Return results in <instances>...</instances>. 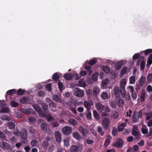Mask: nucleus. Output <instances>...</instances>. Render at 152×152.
Here are the masks:
<instances>
[{
  "mask_svg": "<svg viewBox=\"0 0 152 152\" xmlns=\"http://www.w3.org/2000/svg\"><path fill=\"white\" fill-rule=\"evenodd\" d=\"M145 115L147 116L146 117V119L147 121L150 120V119L152 118V112L149 113H146Z\"/></svg>",
  "mask_w": 152,
  "mask_h": 152,
  "instance_id": "obj_35",
  "label": "nucleus"
},
{
  "mask_svg": "<svg viewBox=\"0 0 152 152\" xmlns=\"http://www.w3.org/2000/svg\"><path fill=\"white\" fill-rule=\"evenodd\" d=\"M145 92L144 90H142L140 96V100L141 101L143 102L145 100Z\"/></svg>",
  "mask_w": 152,
  "mask_h": 152,
  "instance_id": "obj_30",
  "label": "nucleus"
},
{
  "mask_svg": "<svg viewBox=\"0 0 152 152\" xmlns=\"http://www.w3.org/2000/svg\"><path fill=\"white\" fill-rule=\"evenodd\" d=\"M41 106L44 112H45L48 110V106L46 103L45 102L42 103Z\"/></svg>",
  "mask_w": 152,
  "mask_h": 152,
  "instance_id": "obj_31",
  "label": "nucleus"
},
{
  "mask_svg": "<svg viewBox=\"0 0 152 152\" xmlns=\"http://www.w3.org/2000/svg\"><path fill=\"white\" fill-rule=\"evenodd\" d=\"M84 104L85 107L87 109V110H90L91 108V106L90 103L86 101H85L84 102Z\"/></svg>",
  "mask_w": 152,
  "mask_h": 152,
  "instance_id": "obj_27",
  "label": "nucleus"
},
{
  "mask_svg": "<svg viewBox=\"0 0 152 152\" xmlns=\"http://www.w3.org/2000/svg\"><path fill=\"white\" fill-rule=\"evenodd\" d=\"M114 91L115 95H116L119 94L120 91V89L118 86H115L114 88Z\"/></svg>",
  "mask_w": 152,
  "mask_h": 152,
  "instance_id": "obj_39",
  "label": "nucleus"
},
{
  "mask_svg": "<svg viewBox=\"0 0 152 152\" xmlns=\"http://www.w3.org/2000/svg\"><path fill=\"white\" fill-rule=\"evenodd\" d=\"M20 133L21 131H20L18 129H16V130L13 132L14 134L18 137H20Z\"/></svg>",
  "mask_w": 152,
  "mask_h": 152,
  "instance_id": "obj_50",
  "label": "nucleus"
},
{
  "mask_svg": "<svg viewBox=\"0 0 152 152\" xmlns=\"http://www.w3.org/2000/svg\"><path fill=\"white\" fill-rule=\"evenodd\" d=\"M145 64V62L144 61H141L140 65V69L142 71L144 70Z\"/></svg>",
  "mask_w": 152,
  "mask_h": 152,
  "instance_id": "obj_49",
  "label": "nucleus"
},
{
  "mask_svg": "<svg viewBox=\"0 0 152 152\" xmlns=\"http://www.w3.org/2000/svg\"><path fill=\"white\" fill-rule=\"evenodd\" d=\"M98 74L97 73L93 74L91 76V79L93 81H96L98 78Z\"/></svg>",
  "mask_w": 152,
  "mask_h": 152,
  "instance_id": "obj_34",
  "label": "nucleus"
},
{
  "mask_svg": "<svg viewBox=\"0 0 152 152\" xmlns=\"http://www.w3.org/2000/svg\"><path fill=\"white\" fill-rule=\"evenodd\" d=\"M93 113L95 118L97 120L99 119V117L97 112L96 110H94Z\"/></svg>",
  "mask_w": 152,
  "mask_h": 152,
  "instance_id": "obj_55",
  "label": "nucleus"
},
{
  "mask_svg": "<svg viewBox=\"0 0 152 152\" xmlns=\"http://www.w3.org/2000/svg\"><path fill=\"white\" fill-rule=\"evenodd\" d=\"M59 78L60 76L58 74L56 73L54 74L52 77V79L56 81H57Z\"/></svg>",
  "mask_w": 152,
  "mask_h": 152,
  "instance_id": "obj_33",
  "label": "nucleus"
},
{
  "mask_svg": "<svg viewBox=\"0 0 152 152\" xmlns=\"http://www.w3.org/2000/svg\"><path fill=\"white\" fill-rule=\"evenodd\" d=\"M99 92V89L96 87L94 88L93 89V94L94 96H96Z\"/></svg>",
  "mask_w": 152,
  "mask_h": 152,
  "instance_id": "obj_43",
  "label": "nucleus"
},
{
  "mask_svg": "<svg viewBox=\"0 0 152 152\" xmlns=\"http://www.w3.org/2000/svg\"><path fill=\"white\" fill-rule=\"evenodd\" d=\"M16 90L15 89H13L9 90L7 91L6 94L7 95H11L16 93Z\"/></svg>",
  "mask_w": 152,
  "mask_h": 152,
  "instance_id": "obj_38",
  "label": "nucleus"
},
{
  "mask_svg": "<svg viewBox=\"0 0 152 152\" xmlns=\"http://www.w3.org/2000/svg\"><path fill=\"white\" fill-rule=\"evenodd\" d=\"M101 96L104 99H107L108 97V94L107 93L103 92L101 94Z\"/></svg>",
  "mask_w": 152,
  "mask_h": 152,
  "instance_id": "obj_46",
  "label": "nucleus"
},
{
  "mask_svg": "<svg viewBox=\"0 0 152 152\" xmlns=\"http://www.w3.org/2000/svg\"><path fill=\"white\" fill-rule=\"evenodd\" d=\"M129 83L130 84H134L135 81V77L134 76H131L129 78Z\"/></svg>",
  "mask_w": 152,
  "mask_h": 152,
  "instance_id": "obj_48",
  "label": "nucleus"
},
{
  "mask_svg": "<svg viewBox=\"0 0 152 152\" xmlns=\"http://www.w3.org/2000/svg\"><path fill=\"white\" fill-rule=\"evenodd\" d=\"M64 145L65 146L68 147L69 146V140L68 139H65L64 140Z\"/></svg>",
  "mask_w": 152,
  "mask_h": 152,
  "instance_id": "obj_59",
  "label": "nucleus"
},
{
  "mask_svg": "<svg viewBox=\"0 0 152 152\" xmlns=\"http://www.w3.org/2000/svg\"><path fill=\"white\" fill-rule=\"evenodd\" d=\"M78 130L83 136L85 137L87 135L88 133L87 130L83 126H80L79 127Z\"/></svg>",
  "mask_w": 152,
  "mask_h": 152,
  "instance_id": "obj_10",
  "label": "nucleus"
},
{
  "mask_svg": "<svg viewBox=\"0 0 152 152\" xmlns=\"http://www.w3.org/2000/svg\"><path fill=\"white\" fill-rule=\"evenodd\" d=\"M127 69V67L126 66H124L121 72V74L122 75H124L126 72Z\"/></svg>",
  "mask_w": 152,
  "mask_h": 152,
  "instance_id": "obj_64",
  "label": "nucleus"
},
{
  "mask_svg": "<svg viewBox=\"0 0 152 152\" xmlns=\"http://www.w3.org/2000/svg\"><path fill=\"white\" fill-rule=\"evenodd\" d=\"M115 100L116 104L119 107H121L124 106V102L121 97L117 98Z\"/></svg>",
  "mask_w": 152,
  "mask_h": 152,
  "instance_id": "obj_8",
  "label": "nucleus"
},
{
  "mask_svg": "<svg viewBox=\"0 0 152 152\" xmlns=\"http://www.w3.org/2000/svg\"><path fill=\"white\" fill-rule=\"evenodd\" d=\"M52 127L55 128L59 126V123L57 121H56L55 119L53 120L50 123Z\"/></svg>",
  "mask_w": 152,
  "mask_h": 152,
  "instance_id": "obj_24",
  "label": "nucleus"
},
{
  "mask_svg": "<svg viewBox=\"0 0 152 152\" xmlns=\"http://www.w3.org/2000/svg\"><path fill=\"white\" fill-rule=\"evenodd\" d=\"M132 134L134 136L136 137L134 138V140H139L141 138V133L138 127L136 125H134L132 127Z\"/></svg>",
  "mask_w": 152,
  "mask_h": 152,
  "instance_id": "obj_1",
  "label": "nucleus"
},
{
  "mask_svg": "<svg viewBox=\"0 0 152 152\" xmlns=\"http://www.w3.org/2000/svg\"><path fill=\"white\" fill-rule=\"evenodd\" d=\"M25 90L23 89L19 88L17 92V94L19 95H22L24 94Z\"/></svg>",
  "mask_w": 152,
  "mask_h": 152,
  "instance_id": "obj_40",
  "label": "nucleus"
},
{
  "mask_svg": "<svg viewBox=\"0 0 152 152\" xmlns=\"http://www.w3.org/2000/svg\"><path fill=\"white\" fill-rule=\"evenodd\" d=\"M53 100L55 102L61 104H62L63 101L57 95H54L53 96Z\"/></svg>",
  "mask_w": 152,
  "mask_h": 152,
  "instance_id": "obj_16",
  "label": "nucleus"
},
{
  "mask_svg": "<svg viewBox=\"0 0 152 152\" xmlns=\"http://www.w3.org/2000/svg\"><path fill=\"white\" fill-rule=\"evenodd\" d=\"M96 107L98 111H103L107 113H109L110 111V108L108 107L102 105L100 103H96Z\"/></svg>",
  "mask_w": 152,
  "mask_h": 152,
  "instance_id": "obj_3",
  "label": "nucleus"
},
{
  "mask_svg": "<svg viewBox=\"0 0 152 152\" xmlns=\"http://www.w3.org/2000/svg\"><path fill=\"white\" fill-rule=\"evenodd\" d=\"M58 85L60 91H62L63 88V85L62 83L60 80L59 81Z\"/></svg>",
  "mask_w": 152,
  "mask_h": 152,
  "instance_id": "obj_62",
  "label": "nucleus"
},
{
  "mask_svg": "<svg viewBox=\"0 0 152 152\" xmlns=\"http://www.w3.org/2000/svg\"><path fill=\"white\" fill-rule=\"evenodd\" d=\"M113 117L114 119H117L118 118L119 114L116 111H114L113 112Z\"/></svg>",
  "mask_w": 152,
  "mask_h": 152,
  "instance_id": "obj_56",
  "label": "nucleus"
},
{
  "mask_svg": "<svg viewBox=\"0 0 152 152\" xmlns=\"http://www.w3.org/2000/svg\"><path fill=\"white\" fill-rule=\"evenodd\" d=\"M84 94L83 90L78 88H77L76 91L74 92L75 95L79 97H83L84 96Z\"/></svg>",
  "mask_w": 152,
  "mask_h": 152,
  "instance_id": "obj_9",
  "label": "nucleus"
},
{
  "mask_svg": "<svg viewBox=\"0 0 152 152\" xmlns=\"http://www.w3.org/2000/svg\"><path fill=\"white\" fill-rule=\"evenodd\" d=\"M68 122L70 124L74 126H76L77 124V121L73 118L69 119L68 120Z\"/></svg>",
  "mask_w": 152,
  "mask_h": 152,
  "instance_id": "obj_22",
  "label": "nucleus"
},
{
  "mask_svg": "<svg viewBox=\"0 0 152 152\" xmlns=\"http://www.w3.org/2000/svg\"><path fill=\"white\" fill-rule=\"evenodd\" d=\"M152 52V49H148L144 51L141 52V53H144L145 55H146Z\"/></svg>",
  "mask_w": 152,
  "mask_h": 152,
  "instance_id": "obj_54",
  "label": "nucleus"
},
{
  "mask_svg": "<svg viewBox=\"0 0 152 152\" xmlns=\"http://www.w3.org/2000/svg\"><path fill=\"white\" fill-rule=\"evenodd\" d=\"M103 70L106 73H108L110 71V68L108 66H103Z\"/></svg>",
  "mask_w": 152,
  "mask_h": 152,
  "instance_id": "obj_42",
  "label": "nucleus"
},
{
  "mask_svg": "<svg viewBox=\"0 0 152 152\" xmlns=\"http://www.w3.org/2000/svg\"><path fill=\"white\" fill-rule=\"evenodd\" d=\"M9 139L11 142H15L17 141V138L15 136H13L11 137H10Z\"/></svg>",
  "mask_w": 152,
  "mask_h": 152,
  "instance_id": "obj_53",
  "label": "nucleus"
},
{
  "mask_svg": "<svg viewBox=\"0 0 152 152\" xmlns=\"http://www.w3.org/2000/svg\"><path fill=\"white\" fill-rule=\"evenodd\" d=\"M66 104L70 107V108L71 107H73L75 106L79 105V104H77V103H75L71 101L68 102Z\"/></svg>",
  "mask_w": 152,
  "mask_h": 152,
  "instance_id": "obj_25",
  "label": "nucleus"
},
{
  "mask_svg": "<svg viewBox=\"0 0 152 152\" xmlns=\"http://www.w3.org/2000/svg\"><path fill=\"white\" fill-rule=\"evenodd\" d=\"M109 83V80L108 78L103 80L102 82V85L103 86H106Z\"/></svg>",
  "mask_w": 152,
  "mask_h": 152,
  "instance_id": "obj_32",
  "label": "nucleus"
},
{
  "mask_svg": "<svg viewBox=\"0 0 152 152\" xmlns=\"http://www.w3.org/2000/svg\"><path fill=\"white\" fill-rule=\"evenodd\" d=\"M33 107L35 110L38 113H40L41 111V108L37 104H34L33 105Z\"/></svg>",
  "mask_w": 152,
  "mask_h": 152,
  "instance_id": "obj_26",
  "label": "nucleus"
},
{
  "mask_svg": "<svg viewBox=\"0 0 152 152\" xmlns=\"http://www.w3.org/2000/svg\"><path fill=\"white\" fill-rule=\"evenodd\" d=\"M62 132L64 135H69L72 132V128L69 126H65L62 128Z\"/></svg>",
  "mask_w": 152,
  "mask_h": 152,
  "instance_id": "obj_7",
  "label": "nucleus"
},
{
  "mask_svg": "<svg viewBox=\"0 0 152 152\" xmlns=\"http://www.w3.org/2000/svg\"><path fill=\"white\" fill-rule=\"evenodd\" d=\"M72 136L73 137L77 140L79 141L81 139V136L79 133L77 132H75L73 133Z\"/></svg>",
  "mask_w": 152,
  "mask_h": 152,
  "instance_id": "obj_14",
  "label": "nucleus"
},
{
  "mask_svg": "<svg viewBox=\"0 0 152 152\" xmlns=\"http://www.w3.org/2000/svg\"><path fill=\"white\" fill-rule=\"evenodd\" d=\"M0 138L3 140L6 139V137L5 134L1 131H0Z\"/></svg>",
  "mask_w": 152,
  "mask_h": 152,
  "instance_id": "obj_61",
  "label": "nucleus"
},
{
  "mask_svg": "<svg viewBox=\"0 0 152 152\" xmlns=\"http://www.w3.org/2000/svg\"><path fill=\"white\" fill-rule=\"evenodd\" d=\"M123 64V61H120L117 63L115 66V68L117 70H119Z\"/></svg>",
  "mask_w": 152,
  "mask_h": 152,
  "instance_id": "obj_19",
  "label": "nucleus"
},
{
  "mask_svg": "<svg viewBox=\"0 0 152 152\" xmlns=\"http://www.w3.org/2000/svg\"><path fill=\"white\" fill-rule=\"evenodd\" d=\"M38 141L36 140L32 139L31 142V144L32 147H36L38 145Z\"/></svg>",
  "mask_w": 152,
  "mask_h": 152,
  "instance_id": "obj_28",
  "label": "nucleus"
},
{
  "mask_svg": "<svg viewBox=\"0 0 152 152\" xmlns=\"http://www.w3.org/2000/svg\"><path fill=\"white\" fill-rule=\"evenodd\" d=\"M124 143L122 139L118 138L117 139L116 142L113 144V146L118 148H122Z\"/></svg>",
  "mask_w": 152,
  "mask_h": 152,
  "instance_id": "obj_5",
  "label": "nucleus"
},
{
  "mask_svg": "<svg viewBox=\"0 0 152 152\" xmlns=\"http://www.w3.org/2000/svg\"><path fill=\"white\" fill-rule=\"evenodd\" d=\"M40 127L42 132H46L48 126L46 123H43L41 124Z\"/></svg>",
  "mask_w": 152,
  "mask_h": 152,
  "instance_id": "obj_15",
  "label": "nucleus"
},
{
  "mask_svg": "<svg viewBox=\"0 0 152 152\" xmlns=\"http://www.w3.org/2000/svg\"><path fill=\"white\" fill-rule=\"evenodd\" d=\"M55 136L57 142L60 143L61 140V133L58 131H56L55 133Z\"/></svg>",
  "mask_w": 152,
  "mask_h": 152,
  "instance_id": "obj_11",
  "label": "nucleus"
},
{
  "mask_svg": "<svg viewBox=\"0 0 152 152\" xmlns=\"http://www.w3.org/2000/svg\"><path fill=\"white\" fill-rule=\"evenodd\" d=\"M46 89L49 91H51V84L49 83L45 86Z\"/></svg>",
  "mask_w": 152,
  "mask_h": 152,
  "instance_id": "obj_63",
  "label": "nucleus"
},
{
  "mask_svg": "<svg viewBox=\"0 0 152 152\" xmlns=\"http://www.w3.org/2000/svg\"><path fill=\"white\" fill-rule=\"evenodd\" d=\"M147 79L148 83H152V73H150L148 74Z\"/></svg>",
  "mask_w": 152,
  "mask_h": 152,
  "instance_id": "obj_41",
  "label": "nucleus"
},
{
  "mask_svg": "<svg viewBox=\"0 0 152 152\" xmlns=\"http://www.w3.org/2000/svg\"><path fill=\"white\" fill-rule=\"evenodd\" d=\"M86 83L85 82L81 80L78 82V86L80 87H85L86 86Z\"/></svg>",
  "mask_w": 152,
  "mask_h": 152,
  "instance_id": "obj_45",
  "label": "nucleus"
},
{
  "mask_svg": "<svg viewBox=\"0 0 152 152\" xmlns=\"http://www.w3.org/2000/svg\"><path fill=\"white\" fill-rule=\"evenodd\" d=\"M136 113H134L133 115L132 116V120L133 122L134 123L137 122L139 121V118L138 117Z\"/></svg>",
  "mask_w": 152,
  "mask_h": 152,
  "instance_id": "obj_29",
  "label": "nucleus"
},
{
  "mask_svg": "<svg viewBox=\"0 0 152 152\" xmlns=\"http://www.w3.org/2000/svg\"><path fill=\"white\" fill-rule=\"evenodd\" d=\"M102 125L105 130L108 129L110 126L109 119L106 118H104L102 120Z\"/></svg>",
  "mask_w": 152,
  "mask_h": 152,
  "instance_id": "obj_6",
  "label": "nucleus"
},
{
  "mask_svg": "<svg viewBox=\"0 0 152 152\" xmlns=\"http://www.w3.org/2000/svg\"><path fill=\"white\" fill-rule=\"evenodd\" d=\"M9 111V109L6 107H3L0 110V112L2 113H7Z\"/></svg>",
  "mask_w": 152,
  "mask_h": 152,
  "instance_id": "obj_58",
  "label": "nucleus"
},
{
  "mask_svg": "<svg viewBox=\"0 0 152 152\" xmlns=\"http://www.w3.org/2000/svg\"><path fill=\"white\" fill-rule=\"evenodd\" d=\"M0 146L2 148L4 149L7 150L9 148L10 146L8 143L2 142H0Z\"/></svg>",
  "mask_w": 152,
  "mask_h": 152,
  "instance_id": "obj_12",
  "label": "nucleus"
},
{
  "mask_svg": "<svg viewBox=\"0 0 152 152\" xmlns=\"http://www.w3.org/2000/svg\"><path fill=\"white\" fill-rule=\"evenodd\" d=\"M86 117L88 119H91V114L90 110H87Z\"/></svg>",
  "mask_w": 152,
  "mask_h": 152,
  "instance_id": "obj_57",
  "label": "nucleus"
},
{
  "mask_svg": "<svg viewBox=\"0 0 152 152\" xmlns=\"http://www.w3.org/2000/svg\"><path fill=\"white\" fill-rule=\"evenodd\" d=\"M73 76L72 75L69 73H66L64 75V77L67 80H70L72 79Z\"/></svg>",
  "mask_w": 152,
  "mask_h": 152,
  "instance_id": "obj_23",
  "label": "nucleus"
},
{
  "mask_svg": "<svg viewBox=\"0 0 152 152\" xmlns=\"http://www.w3.org/2000/svg\"><path fill=\"white\" fill-rule=\"evenodd\" d=\"M46 118H47L48 121V122L51 121V122L54 119L53 118L51 115H48L46 116Z\"/></svg>",
  "mask_w": 152,
  "mask_h": 152,
  "instance_id": "obj_60",
  "label": "nucleus"
},
{
  "mask_svg": "<svg viewBox=\"0 0 152 152\" xmlns=\"http://www.w3.org/2000/svg\"><path fill=\"white\" fill-rule=\"evenodd\" d=\"M145 76H142L140 77L139 80V83L141 86H143L145 83Z\"/></svg>",
  "mask_w": 152,
  "mask_h": 152,
  "instance_id": "obj_17",
  "label": "nucleus"
},
{
  "mask_svg": "<svg viewBox=\"0 0 152 152\" xmlns=\"http://www.w3.org/2000/svg\"><path fill=\"white\" fill-rule=\"evenodd\" d=\"M80 150V146L77 145H72L70 148L71 152H77Z\"/></svg>",
  "mask_w": 152,
  "mask_h": 152,
  "instance_id": "obj_13",
  "label": "nucleus"
},
{
  "mask_svg": "<svg viewBox=\"0 0 152 152\" xmlns=\"http://www.w3.org/2000/svg\"><path fill=\"white\" fill-rule=\"evenodd\" d=\"M134 113H136L135 114H136V115L139 118H141L142 117L143 112L141 110H140L138 112L135 111Z\"/></svg>",
  "mask_w": 152,
  "mask_h": 152,
  "instance_id": "obj_37",
  "label": "nucleus"
},
{
  "mask_svg": "<svg viewBox=\"0 0 152 152\" xmlns=\"http://www.w3.org/2000/svg\"><path fill=\"white\" fill-rule=\"evenodd\" d=\"M126 83V81L125 79H122L120 82V91L123 97H124L125 96V86Z\"/></svg>",
  "mask_w": 152,
  "mask_h": 152,
  "instance_id": "obj_2",
  "label": "nucleus"
},
{
  "mask_svg": "<svg viewBox=\"0 0 152 152\" xmlns=\"http://www.w3.org/2000/svg\"><path fill=\"white\" fill-rule=\"evenodd\" d=\"M141 131L143 134H147L148 132V129L146 126L143 124L142 126Z\"/></svg>",
  "mask_w": 152,
  "mask_h": 152,
  "instance_id": "obj_18",
  "label": "nucleus"
},
{
  "mask_svg": "<svg viewBox=\"0 0 152 152\" xmlns=\"http://www.w3.org/2000/svg\"><path fill=\"white\" fill-rule=\"evenodd\" d=\"M7 125L10 129H14L15 126V123L12 121H9L7 123Z\"/></svg>",
  "mask_w": 152,
  "mask_h": 152,
  "instance_id": "obj_20",
  "label": "nucleus"
},
{
  "mask_svg": "<svg viewBox=\"0 0 152 152\" xmlns=\"http://www.w3.org/2000/svg\"><path fill=\"white\" fill-rule=\"evenodd\" d=\"M97 61V60L96 59H92L89 61L88 64L91 66L93 65L96 64Z\"/></svg>",
  "mask_w": 152,
  "mask_h": 152,
  "instance_id": "obj_52",
  "label": "nucleus"
},
{
  "mask_svg": "<svg viewBox=\"0 0 152 152\" xmlns=\"http://www.w3.org/2000/svg\"><path fill=\"white\" fill-rule=\"evenodd\" d=\"M49 143L47 141H44L43 142L42 144V147L45 149L48 148V146Z\"/></svg>",
  "mask_w": 152,
  "mask_h": 152,
  "instance_id": "obj_51",
  "label": "nucleus"
},
{
  "mask_svg": "<svg viewBox=\"0 0 152 152\" xmlns=\"http://www.w3.org/2000/svg\"><path fill=\"white\" fill-rule=\"evenodd\" d=\"M29 98L28 97H23L20 100V102L22 104L27 103L29 101Z\"/></svg>",
  "mask_w": 152,
  "mask_h": 152,
  "instance_id": "obj_21",
  "label": "nucleus"
},
{
  "mask_svg": "<svg viewBox=\"0 0 152 152\" xmlns=\"http://www.w3.org/2000/svg\"><path fill=\"white\" fill-rule=\"evenodd\" d=\"M98 131L102 136H103L104 135V132L102 131V127L99 126H98Z\"/></svg>",
  "mask_w": 152,
  "mask_h": 152,
  "instance_id": "obj_44",
  "label": "nucleus"
},
{
  "mask_svg": "<svg viewBox=\"0 0 152 152\" xmlns=\"http://www.w3.org/2000/svg\"><path fill=\"white\" fill-rule=\"evenodd\" d=\"M19 105V103L16 102L15 100H13L10 102V105L12 107H15Z\"/></svg>",
  "mask_w": 152,
  "mask_h": 152,
  "instance_id": "obj_36",
  "label": "nucleus"
},
{
  "mask_svg": "<svg viewBox=\"0 0 152 152\" xmlns=\"http://www.w3.org/2000/svg\"><path fill=\"white\" fill-rule=\"evenodd\" d=\"M28 132L27 129H22L21 130L20 135L22 139V142L24 143H26L27 141Z\"/></svg>",
  "mask_w": 152,
  "mask_h": 152,
  "instance_id": "obj_4",
  "label": "nucleus"
},
{
  "mask_svg": "<svg viewBox=\"0 0 152 152\" xmlns=\"http://www.w3.org/2000/svg\"><path fill=\"white\" fill-rule=\"evenodd\" d=\"M110 106L113 108H115L116 107V101H111L110 103Z\"/></svg>",
  "mask_w": 152,
  "mask_h": 152,
  "instance_id": "obj_47",
  "label": "nucleus"
}]
</instances>
